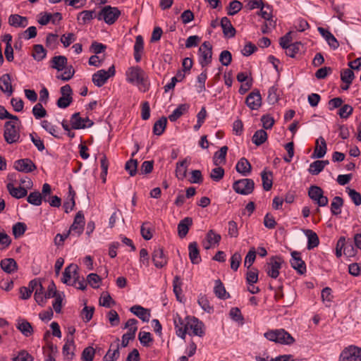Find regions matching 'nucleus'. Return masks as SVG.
Returning a JSON list of instances; mask_svg holds the SVG:
<instances>
[{
  "mask_svg": "<svg viewBox=\"0 0 361 361\" xmlns=\"http://www.w3.org/2000/svg\"><path fill=\"white\" fill-rule=\"evenodd\" d=\"M198 304L207 312L211 313L213 312L214 308L210 305L207 298L205 295H200L198 298Z\"/></svg>",
  "mask_w": 361,
  "mask_h": 361,
  "instance_id": "nucleus-60",
  "label": "nucleus"
},
{
  "mask_svg": "<svg viewBox=\"0 0 361 361\" xmlns=\"http://www.w3.org/2000/svg\"><path fill=\"white\" fill-rule=\"evenodd\" d=\"M130 311L139 317L143 322H149L150 313L148 310L142 307L140 305H134L130 307Z\"/></svg>",
  "mask_w": 361,
  "mask_h": 361,
  "instance_id": "nucleus-28",
  "label": "nucleus"
},
{
  "mask_svg": "<svg viewBox=\"0 0 361 361\" xmlns=\"http://www.w3.org/2000/svg\"><path fill=\"white\" fill-rule=\"evenodd\" d=\"M189 109V105L188 104H182L169 116V118L171 121L174 122L177 121L181 116L185 114Z\"/></svg>",
  "mask_w": 361,
  "mask_h": 361,
  "instance_id": "nucleus-32",
  "label": "nucleus"
},
{
  "mask_svg": "<svg viewBox=\"0 0 361 361\" xmlns=\"http://www.w3.org/2000/svg\"><path fill=\"white\" fill-rule=\"evenodd\" d=\"M173 322L176 329V335L181 338H185L188 331V320L185 322L180 316L176 313L173 316Z\"/></svg>",
  "mask_w": 361,
  "mask_h": 361,
  "instance_id": "nucleus-18",
  "label": "nucleus"
},
{
  "mask_svg": "<svg viewBox=\"0 0 361 361\" xmlns=\"http://www.w3.org/2000/svg\"><path fill=\"white\" fill-rule=\"evenodd\" d=\"M51 67L61 71L63 70L67 64V58L64 56H56L52 58Z\"/></svg>",
  "mask_w": 361,
  "mask_h": 361,
  "instance_id": "nucleus-36",
  "label": "nucleus"
},
{
  "mask_svg": "<svg viewBox=\"0 0 361 361\" xmlns=\"http://www.w3.org/2000/svg\"><path fill=\"white\" fill-rule=\"evenodd\" d=\"M245 103L252 110H257L262 105V97L258 90H255L246 97Z\"/></svg>",
  "mask_w": 361,
  "mask_h": 361,
  "instance_id": "nucleus-15",
  "label": "nucleus"
},
{
  "mask_svg": "<svg viewBox=\"0 0 361 361\" xmlns=\"http://www.w3.org/2000/svg\"><path fill=\"white\" fill-rule=\"evenodd\" d=\"M8 23L15 27H25L27 25V18L18 14H12L8 18Z\"/></svg>",
  "mask_w": 361,
  "mask_h": 361,
  "instance_id": "nucleus-29",
  "label": "nucleus"
},
{
  "mask_svg": "<svg viewBox=\"0 0 361 361\" xmlns=\"http://www.w3.org/2000/svg\"><path fill=\"white\" fill-rule=\"evenodd\" d=\"M33 357L25 350H21L18 355L13 358V361H33Z\"/></svg>",
  "mask_w": 361,
  "mask_h": 361,
  "instance_id": "nucleus-64",
  "label": "nucleus"
},
{
  "mask_svg": "<svg viewBox=\"0 0 361 361\" xmlns=\"http://www.w3.org/2000/svg\"><path fill=\"white\" fill-rule=\"evenodd\" d=\"M80 18H81L82 23L86 24L94 18H97V16H95L94 11L85 10L78 14V20H79Z\"/></svg>",
  "mask_w": 361,
  "mask_h": 361,
  "instance_id": "nucleus-53",
  "label": "nucleus"
},
{
  "mask_svg": "<svg viewBox=\"0 0 361 361\" xmlns=\"http://www.w3.org/2000/svg\"><path fill=\"white\" fill-rule=\"evenodd\" d=\"M308 196L319 207H325L328 204L329 199L324 195L323 190L317 185H311L308 190Z\"/></svg>",
  "mask_w": 361,
  "mask_h": 361,
  "instance_id": "nucleus-8",
  "label": "nucleus"
},
{
  "mask_svg": "<svg viewBox=\"0 0 361 361\" xmlns=\"http://www.w3.org/2000/svg\"><path fill=\"white\" fill-rule=\"evenodd\" d=\"M121 15V11L116 7L106 6L97 16L99 20H104L109 25L114 24Z\"/></svg>",
  "mask_w": 361,
  "mask_h": 361,
  "instance_id": "nucleus-3",
  "label": "nucleus"
},
{
  "mask_svg": "<svg viewBox=\"0 0 361 361\" xmlns=\"http://www.w3.org/2000/svg\"><path fill=\"white\" fill-rule=\"evenodd\" d=\"M260 10V15L262 17L267 21H269V25L272 27H275L276 25V20H274L272 19V15H271V8L269 5L264 6L263 5Z\"/></svg>",
  "mask_w": 361,
  "mask_h": 361,
  "instance_id": "nucleus-35",
  "label": "nucleus"
},
{
  "mask_svg": "<svg viewBox=\"0 0 361 361\" xmlns=\"http://www.w3.org/2000/svg\"><path fill=\"white\" fill-rule=\"evenodd\" d=\"M189 258L194 264H197L201 262L198 245L196 242H192L188 245Z\"/></svg>",
  "mask_w": 361,
  "mask_h": 361,
  "instance_id": "nucleus-26",
  "label": "nucleus"
},
{
  "mask_svg": "<svg viewBox=\"0 0 361 361\" xmlns=\"http://www.w3.org/2000/svg\"><path fill=\"white\" fill-rule=\"evenodd\" d=\"M185 319L186 320H188V329H190V330H192L193 335L200 337L204 336V324L201 321H200L198 319L195 317H187Z\"/></svg>",
  "mask_w": 361,
  "mask_h": 361,
  "instance_id": "nucleus-17",
  "label": "nucleus"
},
{
  "mask_svg": "<svg viewBox=\"0 0 361 361\" xmlns=\"http://www.w3.org/2000/svg\"><path fill=\"white\" fill-rule=\"evenodd\" d=\"M4 137L8 144L16 143L19 141L20 130L13 121H8L5 123Z\"/></svg>",
  "mask_w": 361,
  "mask_h": 361,
  "instance_id": "nucleus-4",
  "label": "nucleus"
},
{
  "mask_svg": "<svg viewBox=\"0 0 361 361\" xmlns=\"http://www.w3.org/2000/svg\"><path fill=\"white\" fill-rule=\"evenodd\" d=\"M1 268L7 274H13L18 270V264L13 258H6L0 262Z\"/></svg>",
  "mask_w": 361,
  "mask_h": 361,
  "instance_id": "nucleus-23",
  "label": "nucleus"
},
{
  "mask_svg": "<svg viewBox=\"0 0 361 361\" xmlns=\"http://www.w3.org/2000/svg\"><path fill=\"white\" fill-rule=\"evenodd\" d=\"M32 114L36 119L44 118L47 116V111L41 102L36 104L32 108Z\"/></svg>",
  "mask_w": 361,
  "mask_h": 361,
  "instance_id": "nucleus-52",
  "label": "nucleus"
},
{
  "mask_svg": "<svg viewBox=\"0 0 361 361\" xmlns=\"http://www.w3.org/2000/svg\"><path fill=\"white\" fill-rule=\"evenodd\" d=\"M46 55L47 51L42 45L35 44L33 46V53L32 56L35 60L40 61L46 57Z\"/></svg>",
  "mask_w": 361,
  "mask_h": 361,
  "instance_id": "nucleus-46",
  "label": "nucleus"
},
{
  "mask_svg": "<svg viewBox=\"0 0 361 361\" xmlns=\"http://www.w3.org/2000/svg\"><path fill=\"white\" fill-rule=\"evenodd\" d=\"M188 164L189 163L188 162L187 159L176 163L175 173L176 177L178 180H183L187 176Z\"/></svg>",
  "mask_w": 361,
  "mask_h": 361,
  "instance_id": "nucleus-30",
  "label": "nucleus"
},
{
  "mask_svg": "<svg viewBox=\"0 0 361 361\" xmlns=\"http://www.w3.org/2000/svg\"><path fill=\"white\" fill-rule=\"evenodd\" d=\"M243 4L239 1L233 0L228 5L227 13L228 16H234L241 10Z\"/></svg>",
  "mask_w": 361,
  "mask_h": 361,
  "instance_id": "nucleus-57",
  "label": "nucleus"
},
{
  "mask_svg": "<svg viewBox=\"0 0 361 361\" xmlns=\"http://www.w3.org/2000/svg\"><path fill=\"white\" fill-rule=\"evenodd\" d=\"M116 73L115 66L112 65L105 71L104 69L99 70L92 75V82L98 87L103 86L109 78L113 77Z\"/></svg>",
  "mask_w": 361,
  "mask_h": 361,
  "instance_id": "nucleus-7",
  "label": "nucleus"
},
{
  "mask_svg": "<svg viewBox=\"0 0 361 361\" xmlns=\"http://www.w3.org/2000/svg\"><path fill=\"white\" fill-rule=\"evenodd\" d=\"M44 289L42 286H39V288H37V289L35 292L34 298L36 301V302L43 307L47 302V300L44 298Z\"/></svg>",
  "mask_w": 361,
  "mask_h": 361,
  "instance_id": "nucleus-49",
  "label": "nucleus"
},
{
  "mask_svg": "<svg viewBox=\"0 0 361 361\" xmlns=\"http://www.w3.org/2000/svg\"><path fill=\"white\" fill-rule=\"evenodd\" d=\"M342 250H343L344 255H348L350 250H353L351 245L348 246L345 245V238L341 237L336 244V255L337 257H340L342 255Z\"/></svg>",
  "mask_w": 361,
  "mask_h": 361,
  "instance_id": "nucleus-39",
  "label": "nucleus"
},
{
  "mask_svg": "<svg viewBox=\"0 0 361 361\" xmlns=\"http://www.w3.org/2000/svg\"><path fill=\"white\" fill-rule=\"evenodd\" d=\"M144 49V40L141 35H137L135 38V43L134 45V58L136 62H140L141 60L140 52Z\"/></svg>",
  "mask_w": 361,
  "mask_h": 361,
  "instance_id": "nucleus-34",
  "label": "nucleus"
},
{
  "mask_svg": "<svg viewBox=\"0 0 361 361\" xmlns=\"http://www.w3.org/2000/svg\"><path fill=\"white\" fill-rule=\"evenodd\" d=\"M282 262L281 257L278 256L271 257L269 262L267 263L266 271L268 276L276 279L279 275V269L281 267Z\"/></svg>",
  "mask_w": 361,
  "mask_h": 361,
  "instance_id": "nucleus-11",
  "label": "nucleus"
},
{
  "mask_svg": "<svg viewBox=\"0 0 361 361\" xmlns=\"http://www.w3.org/2000/svg\"><path fill=\"white\" fill-rule=\"evenodd\" d=\"M94 312V307H88L85 305L80 312V317L85 322H88L92 319Z\"/></svg>",
  "mask_w": 361,
  "mask_h": 361,
  "instance_id": "nucleus-58",
  "label": "nucleus"
},
{
  "mask_svg": "<svg viewBox=\"0 0 361 361\" xmlns=\"http://www.w3.org/2000/svg\"><path fill=\"white\" fill-rule=\"evenodd\" d=\"M346 192L356 206H360L361 204V195L360 192L349 187L346 188Z\"/></svg>",
  "mask_w": 361,
  "mask_h": 361,
  "instance_id": "nucleus-61",
  "label": "nucleus"
},
{
  "mask_svg": "<svg viewBox=\"0 0 361 361\" xmlns=\"http://www.w3.org/2000/svg\"><path fill=\"white\" fill-rule=\"evenodd\" d=\"M27 226L25 223L18 222L13 226V234L16 238L23 235L26 231Z\"/></svg>",
  "mask_w": 361,
  "mask_h": 361,
  "instance_id": "nucleus-54",
  "label": "nucleus"
},
{
  "mask_svg": "<svg viewBox=\"0 0 361 361\" xmlns=\"http://www.w3.org/2000/svg\"><path fill=\"white\" fill-rule=\"evenodd\" d=\"M326 153V143L324 137H320L316 141V147L314 151V155L317 158H322Z\"/></svg>",
  "mask_w": 361,
  "mask_h": 361,
  "instance_id": "nucleus-31",
  "label": "nucleus"
},
{
  "mask_svg": "<svg viewBox=\"0 0 361 361\" xmlns=\"http://www.w3.org/2000/svg\"><path fill=\"white\" fill-rule=\"evenodd\" d=\"M343 204V200L339 196H336L331 204V212L334 215H338L341 213V208Z\"/></svg>",
  "mask_w": 361,
  "mask_h": 361,
  "instance_id": "nucleus-44",
  "label": "nucleus"
},
{
  "mask_svg": "<svg viewBox=\"0 0 361 361\" xmlns=\"http://www.w3.org/2000/svg\"><path fill=\"white\" fill-rule=\"evenodd\" d=\"M0 89L3 92L6 93L8 96H11L13 94V90L9 74H4L0 78Z\"/></svg>",
  "mask_w": 361,
  "mask_h": 361,
  "instance_id": "nucleus-25",
  "label": "nucleus"
},
{
  "mask_svg": "<svg viewBox=\"0 0 361 361\" xmlns=\"http://www.w3.org/2000/svg\"><path fill=\"white\" fill-rule=\"evenodd\" d=\"M305 233L307 237V249L312 250L318 246L319 240L317 234L312 230L307 229L305 231Z\"/></svg>",
  "mask_w": 361,
  "mask_h": 361,
  "instance_id": "nucleus-33",
  "label": "nucleus"
},
{
  "mask_svg": "<svg viewBox=\"0 0 361 361\" xmlns=\"http://www.w3.org/2000/svg\"><path fill=\"white\" fill-rule=\"evenodd\" d=\"M255 188V183L252 179L243 178L235 181L233 184V190L243 195L251 194Z\"/></svg>",
  "mask_w": 361,
  "mask_h": 361,
  "instance_id": "nucleus-5",
  "label": "nucleus"
},
{
  "mask_svg": "<svg viewBox=\"0 0 361 361\" xmlns=\"http://www.w3.org/2000/svg\"><path fill=\"white\" fill-rule=\"evenodd\" d=\"M292 259H290L291 267L300 274H304L306 272V264L300 257V252L293 251L291 252Z\"/></svg>",
  "mask_w": 361,
  "mask_h": 361,
  "instance_id": "nucleus-16",
  "label": "nucleus"
},
{
  "mask_svg": "<svg viewBox=\"0 0 361 361\" xmlns=\"http://www.w3.org/2000/svg\"><path fill=\"white\" fill-rule=\"evenodd\" d=\"M340 361H361V348L350 345L345 348L340 355Z\"/></svg>",
  "mask_w": 361,
  "mask_h": 361,
  "instance_id": "nucleus-9",
  "label": "nucleus"
},
{
  "mask_svg": "<svg viewBox=\"0 0 361 361\" xmlns=\"http://www.w3.org/2000/svg\"><path fill=\"white\" fill-rule=\"evenodd\" d=\"M137 161L136 159L128 160L125 165V169L128 172L130 176L136 175L137 171Z\"/></svg>",
  "mask_w": 361,
  "mask_h": 361,
  "instance_id": "nucleus-56",
  "label": "nucleus"
},
{
  "mask_svg": "<svg viewBox=\"0 0 361 361\" xmlns=\"http://www.w3.org/2000/svg\"><path fill=\"white\" fill-rule=\"evenodd\" d=\"M235 169L239 173L247 176L251 173L252 166L247 159L243 157L238 161Z\"/></svg>",
  "mask_w": 361,
  "mask_h": 361,
  "instance_id": "nucleus-24",
  "label": "nucleus"
},
{
  "mask_svg": "<svg viewBox=\"0 0 361 361\" xmlns=\"http://www.w3.org/2000/svg\"><path fill=\"white\" fill-rule=\"evenodd\" d=\"M60 92L61 97L57 100L56 104L59 108H67L73 102L71 87L69 85H66L61 87Z\"/></svg>",
  "mask_w": 361,
  "mask_h": 361,
  "instance_id": "nucleus-10",
  "label": "nucleus"
},
{
  "mask_svg": "<svg viewBox=\"0 0 361 361\" xmlns=\"http://www.w3.org/2000/svg\"><path fill=\"white\" fill-rule=\"evenodd\" d=\"M71 123L72 128L78 130L90 128L93 126L94 122L88 117L81 118L80 116V113H75L71 118Z\"/></svg>",
  "mask_w": 361,
  "mask_h": 361,
  "instance_id": "nucleus-12",
  "label": "nucleus"
},
{
  "mask_svg": "<svg viewBox=\"0 0 361 361\" xmlns=\"http://www.w3.org/2000/svg\"><path fill=\"white\" fill-rule=\"evenodd\" d=\"M127 80L133 84L142 85L143 86V91L145 92L147 89L146 82V73L139 66H133L128 68L126 71Z\"/></svg>",
  "mask_w": 361,
  "mask_h": 361,
  "instance_id": "nucleus-2",
  "label": "nucleus"
},
{
  "mask_svg": "<svg viewBox=\"0 0 361 361\" xmlns=\"http://www.w3.org/2000/svg\"><path fill=\"white\" fill-rule=\"evenodd\" d=\"M138 338L140 343L147 347L153 341V338L149 332L140 331L138 335Z\"/></svg>",
  "mask_w": 361,
  "mask_h": 361,
  "instance_id": "nucleus-62",
  "label": "nucleus"
},
{
  "mask_svg": "<svg viewBox=\"0 0 361 361\" xmlns=\"http://www.w3.org/2000/svg\"><path fill=\"white\" fill-rule=\"evenodd\" d=\"M192 219L191 217H185L178 224V235L180 238H185L190 227L192 226Z\"/></svg>",
  "mask_w": 361,
  "mask_h": 361,
  "instance_id": "nucleus-20",
  "label": "nucleus"
},
{
  "mask_svg": "<svg viewBox=\"0 0 361 361\" xmlns=\"http://www.w3.org/2000/svg\"><path fill=\"white\" fill-rule=\"evenodd\" d=\"M13 168L20 172L30 173L37 169L35 164L30 159H21L14 162Z\"/></svg>",
  "mask_w": 361,
  "mask_h": 361,
  "instance_id": "nucleus-13",
  "label": "nucleus"
},
{
  "mask_svg": "<svg viewBox=\"0 0 361 361\" xmlns=\"http://www.w3.org/2000/svg\"><path fill=\"white\" fill-rule=\"evenodd\" d=\"M264 336L267 339L281 344L290 345L295 342L293 337L283 329L269 331Z\"/></svg>",
  "mask_w": 361,
  "mask_h": 361,
  "instance_id": "nucleus-1",
  "label": "nucleus"
},
{
  "mask_svg": "<svg viewBox=\"0 0 361 361\" xmlns=\"http://www.w3.org/2000/svg\"><path fill=\"white\" fill-rule=\"evenodd\" d=\"M228 151L227 146H223L220 149L214 153V164L218 166L221 163L226 162V157Z\"/></svg>",
  "mask_w": 361,
  "mask_h": 361,
  "instance_id": "nucleus-41",
  "label": "nucleus"
},
{
  "mask_svg": "<svg viewBox=\"0 0 361 361\" xmlns=\"http://www.w3.org/2000/svg\"><path fill=\"white\" fill-rule=\"evenodd\" d=\"M320 35L325 39L329 46L333 49H336L339 47V42L336 38L326 29L319 27L317 28Z\"/></svg>",
  "mask_w": 361,
  "mask_h": 361,
  "instance_id": "nucleus-21",
  "label": "nucleus"
},
{
  "mask_svg": "<svg viewBox=\"0 0 361 361\" xmlns=\"http://www.w3.org/2000/svg\"><path fill=\"white\" fill-rule=\"evenodd\" d=\"M199 63L202 68L209 66L212 60V46L209 42L202 43L198 50Z\"/></svg>",
  "mask_w": 361,
  "mask_h": 361,
  "instance_id": "nucleus-6",
  "label": "nucleus"
},
{
  "mask_svg": "<svg viewBox=\"0 0 361 361\" xmlns=\"http://www.w3.org/2000/svg\"><path fill=\"white\" fill-rule=\"evenodd\" d=\"M206 239L209 245H206L204 248L209 249L210 246L213 244L218 245L221 239V235L216 233L214 230L211 229L207 232L206 235Z\"/></svg>",
  "mask_w": 361,
  "mask_h": 361,
  "instance_id": "nucleus-42",
  "label": "nucleus"
},
{
  "mask_svg": "<svg viewBox=\"0 0 361 361\" xmlns=\"http://www.w3.org/2000/svg\"><path fill=\"white\" fill-rule=\"evenodd\" d=\"M167 118L164 116H162L159 120H158L153 126V133L157 135H161L166 126Z\"/></svg>",
  "mask_w": 361,
  "mask_h": 361,
  "instance_id": "nucleus-45",
  "label": "nucleus"
},
{
  "mask_svg": "<svg viewBox=\"0 0 361 361\" xmlns=\"http://www.w3.org/2000/svg\"><path fill=\"white\" fill-rule=\"evenodd\" d=\"M76 269H78V267L75 264H71L66 267L63 274L62 282L68 284V281L72 278V272L75 273Z\"/></svg>",
  "mask_w": 361,
  "mask_h": 361,
  "instance_id": "nucleus-48",
  "label": "nucleus"
},
{
  "mask_svg": "<svg viewBox=\"0 0 361 361\" xmlns=\"http://www.w3.org/2000/svg\"><path fill=\"white\" fill-rule=\"evenodd\" d=\"M182 282L179 276H176L173 281V290L178 300L181 301L180 295L182 293Z\"/></svg>",
  "mask_w": 361,
  "mask_h": 361,
  "instance_id": "nucleus-55",
  "label": "nucleus"
},
{
  "mask_svg": "<svg viewBox=\"0 0 361 361\" xmlns=\"http://www.w3.org/2000/svg\"><path fill=\"white\" fill-rule=\"evenodd\" d=\"M214 292L215 295L220 299L224 300L229 297V294L226 293L225 287L220 279L215 281Z\"/></svg>",
  "mask_w": 361,
  "mask_h": 361,
  "instance_id": "nucleus-38",
  "label": "nucleus"
},
{
  "mask_svg": "<svg viewBox=\"0 0 361 361\" xmlns=\"http://www.w3.org/2000/svg\"><path fill=\"white\" fill-rule=\"evenodd\" d=\"M355 74L351 68L343 69L341 72V79L344 83H352Z\"/></svg>",
  "mask_w": 361,
  "mask_h": 361,
  "instance_id": "nucleus-59",
  "label": "nucleus"
},
{
  "mask_svg": "<svg viewBox=\"0 0 361 361\" xmlns=\"http://www.w3.org/2000/svg\"><path fill=\"white\" fill-rule=\"evenodd\" d=\"M261 177L262 180L263 189L266 191H269L271 189L273 185V173L271 171H266L264 170L261 173Z\"/></svg>",
  "mask_w": 361,
  "mask_h": 361,
  "instance_id": "nucleus-37",
  "label": "nucleus"
},
{
  "mask_svg": "<svg viewBox=\"0 0 361 361\" xmlns=\"http://www.w3.org/2000/svg\"><path fill=\"white\" fill-rule=\"evenodd\" d=\"M6 188L9 194L16 199L23 198L27 194V191L25 188L21 186L16 188L11 182L7 184Z\"/></svg>",
  "mask_w": 361,
  "mask_h": 361,
  "instance_id": "nucleus-27",
  "label": "nucleus"
},
{
  "mask_svg": "<svg viewBox=\"0 0 361 361\" xmlns=\"http://www.w3.org/2000/svg\"><path fill=\"white\" fill-rule=\"evenodd\" d=\"M17 329L27 337L31 336L33 332L31 324L25 319L18 322Z\"/></svg>",
  "mask_w": 361,
  "mask_h": 361,
  "instance_id": "nucleus-40",
  "label": "nucleus"
},
{
  "mask_svg": "<svg viewBox=\"0 0 361 361\" xmlns=\"http://www.w3.org/2000/svg\"><path fill=\"white\" fill-rule=\"evenodd\" d=\"M85 224L84 214L82 211H79L77 212L73 222L68 231H71V233L73 232L76 233L78 236H80L84 231Z\"/></svg>",
  "mask_w": 361,
  "mask_h": 361,
  "instance_id": "nucleus-14",
  "label": "nucleus"
},
{
  "mask_svg": "<svg viewBox=\"0 0 361 361\" xmlns=\"http://www.w3.org/2000/svg\"><path fill=\"white\" fill-rule=\"evenodd\" d=\"M301 42H295L293 44H290L288 46L287 48H283L286 49V54L287 56L294 58L295 57V55L300 51V47H302Z\"/></svg>",
  "mask_w": 361,
  "mask_h": 361,
  "instance_id": "nucleus-51",
  "label": "nucleus"
},
{
  "mask_svg": "<svg viewBox=\"0 0 361 361\" xmlns=\"http://www.w3.org/2000/svg\"><path fill=\"white\" fill-rule=\"evenodd\" d=\"M137 330V327H131L128 329V331L122 336L121 346L125 348L127 347L129 341L133 340L135 337V333Z\"/></svg>",
  "mask_w": 361,
  "mask_h": 361,
  "instance_id": "nucleus-47",
  "label": "nucleus"
},
{
  "mask_svg": "<svg viewBox=\"0 0 361 361\" xmlns=\"http://www.w3.org/2000/svg\"><path fill=\"white\" fill-rule=\"evenodd\" d=\"M267 140V133L263 130H257L252 137V141L257 146L262 145Z\"/></svg>",
  "mask_w": 361,
  "mask_h": 361,
  "instance_id": "nucleus-43",
  "label": "nucleus"
},
{
  "mask_svg": "<svg viewBox=\"0 0 361 361\" xmlns=\"http://www.w3.org/2000/svg\"><path fill=\"white\" fill-rule=\"evenodd\" d=\"M95 350L92 347L85 348L82 353V361H92L94 359Z\"/></svg>",
  "mask_w": 361,
  "mask_h": 361,
  "instance_id": "nucleus-63",
  "label": "nucleus"
},
{
  "mask_svg": "<svg viewBox=\"0 0 361 361\" xmlns=\"http://www.w3.org/2000/svg\"><path fill=\"white\" fill-rule=\"evenodd\" d=\"M152 261L157 268H162L167 264V257L161 247H155L152 255Z\"/></svg>",
  "mask_w": 361,
  "mask_h": 361,
  "instance_id": "nucleus-19",
  "label": "nucleus"
},
{
  "mask_svg": "<svg viewBox=\"0 0 361 361\" xmlns=\"http://www.w3.org/2000/svg\"><path fill=\"white\" fill-rule=\"evenodd\" d=\"M220 25L224 37L230 38L235 36L236 31L229 18L223 17L221 20Z\"/></svg>",
  "mask_w": 361,
  "mask_h": 361,
  "instance_id": "nucleus-22",
  "label": "nucleus"
},
{
  "mask_svg": "<svg viewBox=\"0 0 361 361\" xmlns=\"http://www.w3.org/2000/svg\"><path fill=\"white\" fill-rule=\"evenodd\" d=\"M27 201L31 204L39 206L42 202V195L38 191L32 192L27 196Z\"/></svg>",
  "mask_w": 361,
  "mask_h": 361,
  "instance_id": "nucleus-50",
  "label": "nucleus"
}]
</instances>
